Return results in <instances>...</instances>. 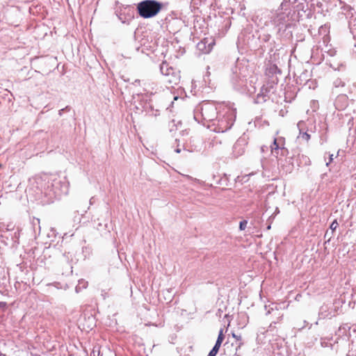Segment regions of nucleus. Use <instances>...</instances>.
Here are the masks:
<instances>
[{
    "instance_id": "ddd939ff",
    "label": "nucleus",
    "mask_w": 356,
    "mask_h": 356,
    "mask_svg": "<svg viewBox=\"0 0 356 356\" xmlns=\"http://www.w3.org/2000/svg\"><path fill=\"white\" fill-rule=\"evenodd\" d=\"M244 153V150L242 149V151L241 152H238V154L236 155V156H239V155H241Z\"/></svg>"
},
{
    "instance_id": "7ed1b4c3",
    "label": "nucleus",
    "mask_w": 356,
    "mask_h": 356,
    "mask_svg": "<svg viewBox=\"0 0 356 356\" xmlns=\"http://www.w3.org/2000/svg\"><path fill=\"white\" fill-rule=\"evenodd\" d=\"M224 339H225V337H224V333H223V329H221L219 331V334H218V338H217V340H216V343H218L220 344H222Z\"/></svg>"
},
{
    "instance_id": "423d86ee",
    "label": "nucleus",
    "mask_w": 356,
    "mask_h": 356,
    "mask_svg": "<svg viewBox=\"0 0 356 356\" xmlns=\"http://www.w3.org/2000/svg\"><path fill=\"white\" fill-rule=\"evenodd\" d=\"M246 226H247L246 220L241 221L239 224V228L241 230H244L245 229Z\"/></svg>"
},
{
    "instance_id": "1a4fd4ad",
    "label": "nucleus",
    "mask_w": 356,
    "mask_h": 356,
    "mask_svg": "<svg viewBox=\"0 0 356 356\" xmlns=\"http://www.w3.org/2000/svg\"><path fill=\"white\" fill-rule=\"evenodd\" d=\"M232 337L234 338L236 341H241L242 337L241 335H237L235 333H232Z\"/></svg>"
},
{
    "instance_id": "0eeeda50",
    "label": "nucleus",
    "mask_w": 356,
    "mask_h": 356,
    "mask_svg": "<svg viewBox=\"0 0 356 356\" xmlns=\"http://www.w3.org/2000/svg\"><path fill=\"white\" fill-rule=\"evenodd\" d=\"M302 139H304L306 141H309L310 140V135L306 132L303 133L302 135Z\"/></svg>"
},
{
    "instance_id": "20e7f679",
    "label": "nucleus",
    "mask_w": 356,
    "mask_h": 356,
    "mask_svg": "<svg viewBox=\"0 0 356 356\" xmlns=\"http://www.w3.org/2000/svg\"><path fill=\"white\" fill-rule=\"evenodd\" d=\"M92 353L93 354V356H99L100 355V346H94Z\"/></svg>"
},
{
    "instance_id": "f3484780",
    "label": "nucleus",
    "mask_w": 356,
    "mask_h": 356,
    "mask_svg": "<svg viewBox=\"0 0 356 356\" xmlns=\"http://www.w3.org/2000/svg\"><path fill=\"white\" fill-rule=\"evenodd\" d=\"M1 167V164H0V168Z\"/></svg>"
},
{
    "instance_id": "2eb2a0df",
    "label": "nucleus",
    "mask_w": 356,
    "mask_h": 356,
    "mask_svg": "<svg viewBox=\"0 0 356 356\" xmlns=\"http://www.w3.org/2000/svg\"><path fill=\"white\" fill-rule=\"evenodd\" d=\"M232 124H230L229 125H228V126L225 128V129H230V128H231V127H232Z\"/></svg>"
},
{
    "instance_id": "f03ea898",
    "label": "nucleus",
    "mask_w": 356,
    "mask_h": 356,
    "mask_svg": "<svg viewBox=\"0 0 356 356\" xmlns=\"http://www.w3.org/2000/svg\"><path fill=\"white\" fill-rule=\"evenodd\" d=\"M270 152L279 159V156H285L288 153V149L285 147V138L280 136L273 140V144L270 145Z\"/></svg>"
},
{
    "instance_id": "6e6552de",
    "label": "nucleus",
    "mask_w": 356,
    "mask_h": 356,
    "mask_svg": "<svg viewBox=\"0 0 356 356\" xmlns=\"http://www.w3.org/2000/svg\"><path fill=\"white\" fill-rule=\"evenodd\" d=\"M218 351L216 349L212 348V350L209 352L208 356H216L218 354Z\"/></svg>"
},
{
    "instance_id": "f8f14e48",
    "label": "nucleus",
    "mask_w": 356,
    "mask_h": 356,
    "mask_svg": "<svg viewBox=\"0 0 356 356\" xmlns=\"http://www.w3.org/2000/svg\"><path fill=\"white\" fill-rule=\"evenodd\" d=\"M240 146H241V145H240L239 142H238H238H236V143L234 144V150H236V149L238 147H239Z\"/></svg>"
},
{
    "instance_id": "dca6fc26",
    "label": "nucleus",
    "mask_w": 356,
    "mask_h": 356,
    "mask_svg": "<svg viewBox=\"0 0 356 356\" xmlns=\"http://www.w3.org/2000/svg\"><path fill=\"white\" fill-rule=\"evenodd\" d=\"M4 305H5L4 303L0 302V307H1Z\"/></svg>"
},
{
    "instance_id": "4468645a",
    "label": "nucleus",
    "mask_w": 356,
    "mask_h": 356,
    "mask_svg": "<svg viewBox=\"0 0 356 356\" xmlns=\"http://www.w3.org/2000/svg\"><path fill=\"white\" fill-rule=\"evenodd\" d=\"M332 156H333L332 154L330 156V162L329 163L332 161V160H333Z\"/></svg>"
},
{
    "instance_id": "f257e3e1",
    "label": "nucleus",
    "mask_w": 356,
    "mask_h": 356,
    "mask_svg": "<svg viewBox=\"0 0 356 356\" xmlns=\"http://www.w3.org/2000/svg\"><path fill=\"white\" fill-rule=\"evenodd\" d=\"M162 8V3L155 0H145L137 5L139 15L145 19L156 16Z\"/></svg>"
},
{
    "instance_id": "9b49d317",
    "label": "nucleus",
    "mask_w": 356,
    "mask_h": 356,
    "mask_svg": "<svg viewBox=\"0 0 356 356\" xmlns=\"http://www.w3.org/2000/svg\"><path fill=\"white\" fill-rule=\"evenodd\" d=\"M221 346V344L218 343H216L215 346H213V349H216L217 351H219V349Z\"/></svg>"
},
{
    "instance_id": "39448f33",
    "label": "nucleus",
    "mask_w": 356,
    "mask_h": 356,
    "mask_svg": "<svg viewBox=\"0 0 356 356\" xmlns=\"http://www.w3.org/2000/svg\"><path fill=\"white\" fill-rule=\"evenodd\" d=\"M339 224L337 222V220H334L332 224L330 225V228L332 230V231H334L337 227H338Z\"/></svg>"
},
{
    "instance_id": "9d476101",
    "label": "nucleus",
    "mask_w": 356,
    "mask_h": 356,
    "mask_svg": "<svg viewBox=\"0 0 356 356\" xmlns=\"http://www.w3.org/2000/svg\"><path fill=\"white\" fill-rule=\"evenodd\" d=\"M168 67V64H167L165 62H163V63L161 64V72H162V73H163V74H164V72H163V70H164V67Z\"/></svg>"
}]
</instances>
